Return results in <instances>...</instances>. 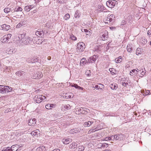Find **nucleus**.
Returning <instances> with one entry per match:
<instances>
[{
  "instance_id": "nucleus-1",
  "label": "nucleus",
  "mask_w": 151,
  "mask_h": 151,
  "mask_svg": "<svg viewBox=\"0 0 151 151\" xmlns=\"http://www.w3.org/2000/svg\"><path fill=\"white\" fill-rule=\"evenodd\" d=\"M12 88L8 86L0 85V93H4L11 91Z\"/></svg>"
},
{
  "instance_id": "nucleus-2",
  "label": "nucleus",
  "mask_w": 151,
  "mask_h": 151,
  "mask_svg": "<svg viewBox=\"0 0 151 151\" xmlns=\"http://www.w3.org/2000/svg\"><path fill=\"white\" fill-rule=\"evenodd\" d=\"M23 41L22 43L21 42V44L23 45L24 44L26 45H29V44H32L33 43V39L32 37H26L23 39L22 40Z\"/></svg>"
},
{
  "instance_id": "nucleus-3",
  "label": "nucleus",
  "mask_w": 151,
  "mask_h": 151,
  "mask_svg": "<svg viewBox=\"0 0 151 151\" xmlns=\"http://www.w3.org/2000/svg\"><path fill=\"white\" fill-rule=\"evenodd\" d=\"M12 35L10 34H9L6 35H5L1 39V41L3 43L8 42L11 37Z\"/></svg>"
},
{
  "instance_id": "nucleus-4",
  "label": "nucleus",
  "mask_w": 151,
  "mask_h": 151,
  "mask_svg": "<svg viewBox=\"0 0 151 151\" xmlns=\"http://www.w3.org/2000/svg\"><path fill=\"white\" fill-rule=\"evenodd\" d=\"M116 2L115 1H113L109 0L107 1L106 3V6L109 8H113L115 6Z\"/></svg>"
},
{
  "instance_id": "nucleus-5",
  "label": "nucleus",
  "mask_w": 151,
  "mask_h": 151,
  "mask_svg": "<svg viewBox=\"0 0 151 151\" xmlns=\"http://www.w3.org/2000/svg\"><path fill=\"white\" fill-rule=\"evenodd\" d=\"M97 11L99 12H103L106 10V8L102 4L98 5L97 8Z\"/></svg>"
},
{
  "instance_id": "nucleus-6",
  "label": "nucleus",
  "mask_w": 151,
  "mask_h": 151,
  "mask_svg": "<svg viewBox=\"0 0 151 151\" xmlns=\"http://www.w3.org/2000/svg\"><path fill=\"white\" fill-rule=\"evenodd\" d=\"M84 45V43L83 42H80L78 44L77 47L79 50V51H82L84 50V47L83 46Z\"/></svg>"
},
{
  "instance_id": "nucleus-7",
  "label": "nucleus",
  "mask_w": 151,
  "mask_h": 151,
  "mask_svg": "<svg viewBox=\"0 0 151 151\" xmlns=\"http://www.w3.org/2000/svg\"><path fill=\"white\" fill-rule=\"evenodd\" d=\"M139 69L137 68L136 69H133L130 72V74L131 76H133L134 75H137L139 74Z\"/></svg>"
},
{
  "instance_id": "nucleus-8",
  "label": "nucleus",
  "mask_w": 151,
  "mask_h": 151,
  "mask_svg": "<svg viewBox=\"0 0 151 151\" xmlns=\"http://www.w3.org/2000/svg\"><path fill=\"white\" fill-rule=\"evenodd\" d=\"M43 75L41 72H38L37 73L36 75L35 76H33L32 78L33 79H40L42 77Z\"/></svg>"
},
{
  "instance_id": "nucleus-9",
  "label": "nucleus",
  "mask_w": 151,
  "mask_h": 151,
  "mask_svg": "<svg viewBox=\"0 0 151 151\" xmlns=\"http://www.w3.org/2000/svg\"><path fill=\"white\" fill-rule=\"evenodd\" d=\"M146 72V70L145 68L140 69H139V73H140V74H138V75L140 77H142L145 74Z\"/></svg>"
},
{
  "instance_id": "nucleus-10",
  "label": "nucleus",
  "mask_w": 151,
  "mask_h": 151,
  "mask_svg": "<svg viewBox=\"0 0 151 151\" xmlns=\"http://www.w3.org/2000/svg\"><path fill=\"white\" fill-rule=\"evenodd\" d=\"M40 95H36L34 99L36 103H39L41 102Z\"/></svg>"
},
{
  "instance_id": "nucleus-11",
  "label": "nucleus",
  "mask_w": 151,
  "mask_h": 151,
  "mask_svg": "<svg viewBox=\"0 0 151 151\" xmlns=\"http://www.w3.org/2000/svg\"><path fill=\"white\" fill-rule=\"evenodd\" d=\"M36 119L35 118L30 119L28 121V124L30 126H34L36 124Z\"/></svg>"
},
{
  "instance_id": "nucleus-12",
  "label": "nucleus",
  "mask_w": 151,
  "mask_h": 151,
  "mask_svg": "<svg viewBox=\"0 0 151 151\" xmlns=\"http://www.w3.org/2000/svg\"><path fill=\"white\" fill-rule=\"evenodd\" d=\"M55 105L54 104H48L45 106V108L47 109H50L52 108H54L55 106Z\"/></svg>"
},
{
  "instance_id": "nucleus-13",
  "label": "nucleus",
  "mask_w": 151,
  "mask_h": 151,
  "mask_svg": "<svg viewBox=\"0 0 151 151\" xmlns=\"http://www.w3.org/2000/svg\"><path fill=\"white\" fill-rule=\"evenodd\" d=\"M40 132L38 129H37L32 131L31 132V134L32 135H34L35 136L38 137V135H40Z\"/></svg>"
},
{
  "instance_id": "nucleus-14",
  "label": "nucleus",
  "mask_w": 151,
  "mask_h": 151,
  "mask_svg": "<svg viewBox=\"0 0 151 151\" xmlns=\"http://www.w3.org/2000/svg\"><path fill=\"white\" fill-rule=\"evenodd\" d=\"M19 146L17 145H12L11 147L12 150V151H17L18 150H20L21 149L20 148V147H18Z\"/></svg>"
},
{
  "instance_id": "nucleus-15",
  "label": "nucleus",
  "mask_w": 151,
  "mask_h": 151,
  "mask_svg": "<svg viewBox=\"0 0 151 151\" xmlns=\"http://www.w3.org/2000/svg\"><path fill=\"white\" fill-rule=\"evenodd\" d=\"M16 75L19 77H20L24 75L25 74V72L22 70H19L17 71L16 73Z\"/></svg>"
},
{
  "instance_id": "nucleus-16",
  "label": "nucleus",
  "mask_w": 151,
  "mask_h": 151,
  "mask_svg": "<svg viewBox=\"0 0 151 151\" xmlns=\"http://www.w3.org/2000/svg\"><path fill=\"white\" fill-rule=\"evenodd\" d=\"M26 24V21L25 20H22L17 25L16 27L19 28L24 25Z\"/></svg>"
},
{
  "instance_id": "nucleus-17",
  "label": "nucleus",
  "mask_w": 151,
  "mask_h": 151,
  "mask_svg": "<svg viewBox=\"0 0 151 151\" xmlns=\"http://www.w3.org/2000/svg\"><path fill=\"white\" fill-rule=\"evenodd\" d=\"M34 7V6L33 5H30L29 6H27L25 7L24 10L27 12L30 11V10Z\"/></svg>"
},
{
  "instance_id": "nucleus-18",
  "label": "nucleus",
  "mask_w": 151,
  "mask_h": 151,
  "mask_svg": "<svg viewBox=\"0 0 151 151\" xmlns=\"http://www.w3.org/2000/svg\"><path fill=\"white\" fill-rule=\"evenodd\" d=\"M116 140H120L122 139L123 135L122 134L115 135Z\"/></svg>"
},
{
  "instance_id": "nucleus-19",
  "label": "nucleus",
  "mask_w": 151,
  "mask_h": 151,
  "mask_svg": "<svg viewBox=\"0 0 151 151\" xmlns=\"http://www.w3.org/2000/svg\"><path fill=\"white\" fill-rule=\"evenodd\" d=\"M1 28H2L3 29H4L5 30H8L11 28L10 25H7L6 24H4L2 25Z\"/></svg>"
},
{
  "instance_id": "nucleus-20",
  "label": "nucleus",
  "mask_w": 151,
  "mask_h": 151,
  "mask_svg": "<svg viewBox=\"0 0 151 151\" xmlns=\"http://www.w3.org/2000/svg\"><path fill=\"white\" fill-rule=\"evenodd\" d=\"M96 60V56L94 55L92 57L90 58L88 60V62L89 63H93Z\"/></svg>"
},
{
  "instance_id": "nucleus-21",
  "label": "nucleus",
  "mask_w": 151,
  "mask_h": 151,
  "mask_svg": "<svg viewBox=\"0 0 151 151\" xmlns=\"http://www.w3.org/2000/svg\"><path fill=\"white\" fill-rule=\"evenodd\" d=\"M108 32L107 31H105L104 34L103 33L101 36V38L102 40H105L108 37L107 36V33Z\"/></svg>"
},
{
  "instance_id": "nucleus-22",
  "label": "nucleus",
  "mask_w": 151,
  "mask_h": 151,
  "mask_svg": "<svg viewBox=\"0 0 151 151\" xmlns=\"http://www.w3.org/2000/svg\"><path fill=\"white\" fill-rule=\"evenodd\" d=\"M62 142L64 144H68L71 142V139H62Z\"/></svg>"
},
{
  "instance_id": "nucleus-23",
  "label": "nucleus",
  "mask_w": 151,
  "mask_h": 151,
  "mask_svg": "<svg viewBox=\"0 0 151 151\" xmlns=\"http://www.w3.org/2000/svg\"><path fill=\"white\" fill-rule=\"evenodd\" d=\"M45 147L42 146L38 147L36 150V151H46Z\"/></svg>"
},
{
  "instance_id": "nucleus-24",
  "label": "nucleus",
  "mask_w": 151,
  "mask_h": 151,
  "mask_svg": "<svg viewBox=\"0 0 151 151\" xmlns=\"http://www.w3.org/2000/svg\"><path fill=\"white\" fill-rule=\"evenodd\" d=\"M109 86L113 90L116 89L118 87L117 85L116 84H111Z\"/></svg>"
},
{
  "instance_id": "nucleus-25",
  "label": "nucleus",
  "mask_w": 151,
  "mask_h": 151,
  "mask_svg": "<svg viewBox=\"0 0 151 151\" xmlns=\"http://www.w3.org/2000/svg\"><path fill=\"white\" fill-rule=\"evenodd\" d=\"M88 32V34H86V37L88 39H90L91 34V32L89 30L86 29V33Z\"/></svg>"
},
{
  "instance_id": "nucleus-26",
  "label": "nucleus",
  "mask_w": 151,
  "mask_h": 151,
  "mask_svg": "<svg viewBox=\"0 0 151 151\" xmlns=\"http://www.w3.org/2000/svg\"><path fill=\"white\" fill-rule=\"evenodd\" d=\"M113 20L112 19H111L110 17H109L108 16L106 18V20L104 21L106 23L108 24L112 21Z\"/></svg>"
},
{
  "instance_id": "nucleus-27",
  "label": "nucleus",
  "mask_w": 151,
  "mask_h": 151,
  "mask_svg": "<svg viewBox=\"0 0 151 151\" xmlns=\"http://www.w3.org/2000/svg\"><path fill=\"white\" fill-rule=\"evenodd\" d=\"M24 35L22 34L19 35L18 37L19 39V43L21 44V42L22 43L23 41H22V39H24Z\"/></svg>"
},
{
  "instance_id": "nucleus-28",
  "label": "nucleus",
  "mask_w": 151,
  "mask_h": 151,
  "mask_svg": "<svg viewBox=\"0 0 151 151\" xmlns=\"http://www.w3.org/2000/svg\"><path fill=\"white\" fill-rule=\"evenodd\" d=\"M122 60V58L121 56H119L118 58H116L115 61L116 63H119L121 62Z\"/></svg>"
},
{
  "instance_id": "nucleus-29",
  "label": "nucleus",
  "mask_w": 151,
  "mask_h": 151,
  "mask_svg": "<svg viewBox=\"0 0 151 151\" xmlns=\"http://www.w3.org/2000/svg\"><path fill=\"white\" fill-rule=\"evenodd\" d=\"M77 145L76 143H73L70 145L69 148L71 149H73L76 147Z\"/></svg>"
},
{
  "instance_id": "nucleus-30",
  "label": "nucleus",
  "mask_w": 151,
  "mask_h": 151,
  "mask_svg": "<svg viewBox=\"0 0 151 151\" xmlns=\"http://www.w3.org/2000/svg\"><path fill=\"white\" fill-rule=\"evenodd\" d=\"M108 145V144L107 143L100 144L98 145V147L99 148H101V147H104L106 146V145Z\"/></svg>"
},
{
  "instance_id": "nucleus-31",
  "label": "nucleus",
  "mask_w": 151,
  "mask_h": 151,
  "mask_svg": "<svg viewBox=\"0 0 151 151\" xmlns=\"http://www.w3.org/2000/svg\"><path fill=\"white\" fill-rule=\"evenodd\" d=\"M127 50L128 52H131L132 50V46L130 45H128L127 46Z\"/></svg>"
},
{
  "instance_id": "nucleus-32",
  "label": "nucleus",
  "mask_w": 151,
  "mask_h": 151,
  "mask_svg": "<svg viewBox=\"0 0 151 151\" xmlns=\"http://www.w3.org/2000/svg\"><path fill=\"white\" fill-rule=\"evenodd\" d=\"M78 112H79L78 113V114H83L85 113V111H84L83 110V108H81L78 109Z\"/></svg>"
},
{
  "instance_id": "nucleus-33",
  "label": "nucleus",
  "mask_w": 151,
  "mask_h": 151,
  "mask_svg": "<svg viewBox=\"0 0 151 151\" xmlns=\"http://www.w3.org/2000/svg\"><path fill=\"white\" fill-rule=\"evenodd\" d=\"M131 64L132 63L130 62H129L128 63H127L125 65V68H130L131 67Z\"/></svg>"
},
{
  "instance_id": "nucleus-34",
  "label": "nucleus",
  "mask_w": 151,
  "mask_h": 151,
  "mask_svg": "<svg viewBox=\"0 0 151 151\" xmlns=\"http://www.w3.org/2000/svg\"><path fill=\"white\" fill-rule=\"evenodd\" d=\"M141 50L140 48H138L136 50V54L137 55H139L141 53Z\"/></svg>"
},
{
  "instance_id": "nucleus-35",
  "label": "nucleus",
  "mask_w": 151,
  "mask_h": 151,
  "mask_svg": "<svg viewBox=\"0 0 151 151\" xmlns=\"http://www.w3.org/2000/svg\"><path fill=\"white\" fill-rule=\"evenodd\" d=\"M70 38L73 40H77V38L76 37L74 36L73 34L70 35Z\"/></svg>"
},
{
  "instance_id": "nucleus-36",
  "label": "nucleus",
  "mask_w": 151,
  "mask_h": 151,
  "mask_svg": "<svg viewBox=\"0 0 151 151\" xmlns=\"http://www.w3.org/2000/svg\"><path fill=\"white\" fill-rule=\"evenodd\" d=\"M43 32L42 31H37L35 32V35L37 36H41Z\"/></svg>"
},
{
  "instance_id": "nucleus-37",
  "label": "nucleus",
  "mask_w": 151,
  "mask_h": 151,
  "mask_svg": "<svg viewBox=\"0 0 151 151\" xmlns=\"http://www.w3.org/2000/svg\"><path fill=\"white\" fill-rule=\"evenodd\" d=\"M78 131L76 129H73L70 131V133L74 134V133H77Z\"/></svg>"
},
{
  "instance_id": "nucleus-38",
  "label": "nucleus",
  "mask_w": 151,
  "mask_h": 151,
  "mask_svg": "<svg viewBox=\"0 0 151 151\" xmlns=\"http://www.w3.org/2000/svg\"><path fill=\"white\" fill-rule=\"evenodd\" d=\"M70 17V15L69 14H66L64 16V19L66 20H67L69 19Z\"/></svg>"
},
{
  "instance_id": "nucleus-39",
  "label": "nucleus",
  "mask_w": 151,
  "mask_h": 151,
  "mask_svg": "<svg viewBox=\"0 0 151 151\" xmlns=\"http://www.w3.org/2000/svg\"><path fill=\"white\" fill-rule=\"evenodd\" d=\"M91 75V72L90 70H87L86 71V75L87 76H90Z\"/></svg>"
},
{
  "instance_id": "nucleus-40",
  "label": "nucleus",
  "mask_w": 151,
  "mask_h": 151,
  "mask_svg": "<svg viewBox=\"0 0 151 151\" xmlns=\"http://www.w3.org/2000/svg\"><path fill=\"white\" fill-rule=\"evenodd\" d=\"M109 71H110L111 74L112 75L115 74V70L114 68H110L109 70Z\"/></svg>"
},
{
  "instance_id": "nucleus-41",
  "label": "nucleus",
  "mask_w": 151,
  "mask_h": 151,
  "mask_svg": "<svg viewBox=\"0 0 151 151\" xmlns=\"http://www.w3.org/2000/svg\"><path fill=\"white\" fill-rule=\"evenodd\" d=\"M10 9L9 8H6L4 9V11L5 13H8L10 12Z\"/></svg>"
},
{
  "instance_id": "nucleus-42",
  "label": "nucleus",
  "mask_w": 151,
  "mask_h": 151,
  "mask_svg": "<svg viewBox=\"0 0 151 151\" xmlns=\"http://www.w3.org/2000/svg\"><path fill=\"white\" fill-rule=\"evenodd\" d=\"M85 58H83L82 60L80 62V65H81L83 66V65H84L85 63H84L85 61Z\"/></svg>"
},
{
  "instance_id": "nucleus-43",
  "label": "nucleus",
  "mask_w": 151,
  "mask_h": 151,
  "mask_svg": "<svg viewBox=\"0 0 151 151\" xmlns=\"http://www.w3.org/2000/svg\"><path fill=\"white\" fill-rule=\"evenodd\" d=\"M111 136H110V137H106L104 139H103L102 140L101 139V140L102 141H105V140L107 141L108 140H111Z\"/></svg>"
},
{
  "instance_id": "nucleus-44",
  "label": "nucleus",
  "mask_w": 151,
  "mask_h": 151,
  "mask_svg": "<svg viewBox=\"0 0 151 151\" xmlns=\"http://www.w3.org/2000/svg\"><path fill=\"white\" fill-rule=\"evenodd\" d=\"M2 151H12V150L11 147H7L4 150H3Z\"/></svg>"
},
{
  "instance_id": "nucleus-45",
  "label": "nucleus",
  "mask_w": 151,
  "mask_h": 151,
  "mask_svg": "<svg viewBox=\"0 0 151 151\" xmlns=\"http://www.w3.org/2000/svg\"><path fill=\"white\" fill-rule=\"evenodd\" d=\"M71 86L75 87L76 88H82L78 86L76 84H74V85H71Z\"/></svg>"
},
{
  "instance_id": "nucleus-46",
  "label": "nucleus",
  "mask_w": 151,
  "mask_h": 151,
  "mask_svg": "<svg viewBox=\"0 0 151 151\" xmlns=\"http://www.w3.org/2000/svg\"><path fill=\"white\" fill-rule=\"evenodd\" d=\"M22 10V9L20 7H17V10H15L14 11V12H18V11H20L21 12Z\"/></svg>"
},
{
  "instance_id": "nucleus-47",
  "label": "nucleus",
  "mask_w": 151,
  "mask_h": 151,
  "mask_svg": "<svg viewBox=\"0 0 151 151\" xmlns=\"http://www.w3.org/2000/svg\"><path fill=\"white\" fill-rule=\"evenodd\" d=\"M93 123L91 121H88L87 122H86V125H87V127H89Z\"/></svg>"
},
{
  "instance_id": "nucleus-48",
  "label": "nucleus",
  "mask_w": 151,
  "mask_h": 151,
  "mask_svg": "<svg viewBox=\"0 0 151 151\" xmlns=\"http://www.w3.org/2000/svg\"><path fill=\"white\" fill-rule=\"evenodd\" d=\"M74 17L76 18H78L79 16L78 15V12L76 11Z\"/></svg>"
},
{
  "instance_id": "nucleus-49",
  "label": "nucleus",
  "mask_w": 151,
  "mask_h": 151,
  "mask_svg": "<svg viewBox=\"0 0 151 151\" xmlns=\"http://www.w3.org/2000/svg\"><path fill=\"white\" fill-rule=\"evenodd\" d=\"M35 60L33 59H30L29 60L28 62L29 63H33L35 62Z\"/></svg>"
},
{
  "instance_id": "nucleus-50",
  "label": "nucleus",
  "mask_w": 151,
  "mask_h": 151,
  "mask_svg": "<svg viewBox=\"0 0 151 151\" xmlns=\"http://www.w3.org/2000/svg\"><path fill=\"white\" fill-rule=\"evenodd\" d=\"M99 86H100V89H103L104 87V86L103 84H102L101 83H99Z\"/></svg>"
},
{
  "instance_id": "nucleus-51",
  "label": "nucleus",
  "mask_w": 151,
  "mask_h": 151,
  "mask_svg": "<svg viewBox=\"0 0 151 151\" xmlns=\"http://www.w3.org/2000/svg\"><path fill=\"white\" fill-rule=\"evenodd\" d=\"M93 88H97V89H99L100 88V86H99L98 85H96L95 86H93Z\"/></svg>"
},
{
  "instance_id": "nucleus-52",
  "label": "nucleus",
  "mask_w": 151,
  "mask_h": 151,
  "mask_svg": "<svg viewBox=\"0 0 151 151\" xmlns=\"http://www.w3.org/2000/svg\"><path fill=\"white\" fill-rule=\"evenodd\" d=\"M109 17H110L111 19H112L113 20H114V16L113 14H111L110 16H108Z\"/></svg>"
},
{
  "instance_id": "nucleus-53",
  "label": "nucleus",
  "mask_w": 151,
  "mask_h": 151,
  "mask_svg": "<svg viewBox=\"0 0 151 151\" xmlns=\"http://www.w3.org/2000/svg\"><path fill=\"white\" fill-rule=\"evenodd\" d=\"M126 22L124 20H123L121 22V24L122 25H124L126 24Z\"/></svg>"
},
{
  "instance_id": "nucleus-54",
  "label": "nucleus",
  "mask_w": 151,
  "mask_h": 151,
  "mask_svg": "<svg viewBox=\"0 0 151 151\" xmlns=\"http://www.w3.org/2000/svg\"><path fill=\"white\" fill-rule=\"evenodd\" d=\"M40 97L41 100H44L46 99V97L44 96L41 95Z\"/></svg>"
},
{
  "instance_id": "nucleus-55",
  "label": "nucleus",
  "mask_w": 151,
  "mask_h": 151,
  "mask_svg": "<svg viewBox=\"0 0 151 151\" xmlns=\"http://www.w3.org/2000/svg\"><path fill=\"white\" fill-rule=\"evenodd\" d=\"M96 131V130H95V129H92L91 130H90L88 131V133H90L91 132H94Z\"/></svg>"
},
{
  "instance_id": "nucleus-56",
  "label": "nucleus",
  "mask_w": 151,
  "mask_h": 151,
  "mask_svg": "<svg viewBox=\"0 0 151 151\" xmlns=\"http://www.w3.org/2000/svg\"><path fill=\"white\" fill-rule=\"evenodd\" d=\"M111 140L114 141V139H115V136L114 135V136H111Z\"/></svg>"
},
{
  "instance_id": "nucleus-57",
  "label": "nucleus",
  "mask_w": 151,
  "mask_h": 151,
  "mask_svg": "<svg viewBox=\"0 0 151 151\" xmlns=\"http://www.w3.org/2000/svg\"><path fill=\"white\" fill-rule=\"evenodd\" d=\"M70 106L69 105H66V106L65 107V109H70Z\"/></svg>"
},
{
  "instance_id": "nucleus-58",
  "label": "nucleus",
  "mask_w": 151,
  "mask_h": 151,
  "mask_svg": "<svg viewBox=\"0 0 151 151\" xmlns=\"http://www.w3.org/2000/svg\"><path fill=\"white\" fill-rule=\"evenodd\" d=\"M150 93V91L149 90H147L146 91V93H145V96L149 94Z\"/></svg>"
},
{
  "instance_id": "nucleus-59",
  "label": "nucleus",
  "mask_w": 151,
  "mask_h": 151,
  "mask_svg": "<svg viewBox=\"0 0 151 151\" xmlns=\"http://www.w3.org/2000/svg\"><path fill=\"white\" fill-rule=\"evenodd\" d=\"M11 50H12L11 49H10L9 51H9V49H8L7 50L8 52V53L11 54V53H12L13 52Z\"/></svg>"
},
{
  "instance_id": "nucleus-60",
  "label": "nucleus",
  "mask_w": 151,
  "mask_h": 151,
  "mask_svg": "<svg viewBox=\"0 0 151 151\" xmlns=\"http://www.w3.org/2000/svg\"><path fill=\"white\" fill-rule=\"evenodd\" d=\"M147 34L148 35H150L151 34V30H148L147 32Z\"/></svg>"
},
{
  "instance_id": "nucleus-61",
  "label": "nucleus",
  "mask_w": 151,
  "mask_h": 151,
  "mask_svg": "<svg viewBox=\"0 0 151 151\" xmlns=\"http://www.w3.org/2000/svg\"><path fill=\"white\" fill-rule=\"evenodd\" d=\"M64 2V1L63 0H60L59 2L60 3H63Z\"/></svg>"
},
{
  "instance_id": "nucleus-62",
  "label": "nucleus",
  "mask_w": 151,
  "mask_h": 151,
  "mask_svg": "<svg viewBox=\"0 0 151 151\" xmlns=\"http://www.w3.org/2000/svg\"><path fill=\"white\" fill-rule=\"evenodd\" d=\"M52 151H60V150L59 149H54Z\"/></svg>"
},
{
  "instance_id": "nucleus-63",
  "label": "nucleus",
  "mask_w": 151,
  "mask_h": 151,
  "mask_svg": "<svg viewBox=\"0 0 151 151\" xmlns=\"http://www.w3.org/2000/svg\"><path fill=\"white\" fill-rule=\"evenodd\" d=\"M128 83H124L123 84V85L124 86H126L127 85V84Z\"/></svg>"
},
{
  "instance_id": "nucleus-64",
  "label": "nucleus",
  "mask_w": 151,
  "mask_h": 151,
  "mask_svg": "<svg viewBox=\"0 0 151 151\" xmlns=\"http://www.w3.org/2000/svg\"><path fill=\"white\" fill-rule=\"evenodd\" d=\"M47 59L48 60H50V59H51V57L50 56H49L48 57Z\"/></svg>"
}]
</instances>
